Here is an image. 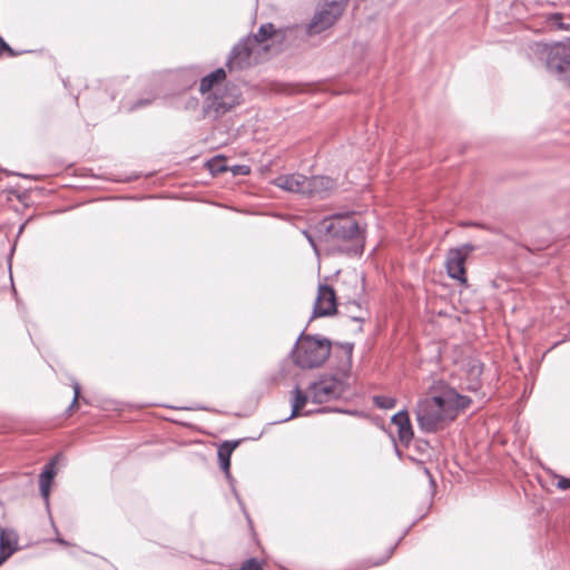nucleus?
<instances>
[{
  "label": "nucleus",
  "instance_id": "obj_1",
  "mask_svg": "<svg viewBox=\"0 0 570 570\" xmlns=\"http://www.w3.org/2000/svg\"><path fill=\"white\" fill-rule=\"evenodd\" d=\"M471 402L469 396L445 386L439 394L419 401L415 409L419 428L425 433H434L444 422L455 420L459 412L469 407Z\"/></svg>",
  "mask_w": 570,
  "mask_h": 570
},
{
  "label": "nucleus",
  "instance_id": "obj_2",
  "mask_svg": "<svg viewBox=\"0 0 570 570\" xmlns=\"http://www.w3.org/2000/svg\"><path fill=\"white\" fill-rule=\"evenodd\" d=\"M318 239L338 253L360 256L364 249V233L352 213L324 217L314 227Z\"/></svg>",
  "mask_w": 570,
  "mask_h": 570
},
{
  "label": "nucleus",
  "instance_id": "obj_3",
  "mask_svg": "<svg viewBox=\"0 0 570 570\" xmlns=\"http://www.w3.org/2000/svg\"><path fill=\"white\" fill-rule=\"evenodd\" d=\"M527 55L532 62L542 65L550 76L570 86V38L552 43L531 42Z\"/></svg>",
  "mask_w": 570,
  "mask_h": 570
},
{
  "label": "nucleus",
  "instance_id": "obj_4",
  "mask_svg": "<svg viewBox=\"0 0 570 570\" xmlns=\"http://www.w3.org/2000/svg\"><path fill=\"white\" fill-rule=\"evenodd\" d=\"M331 354V341L303 331L292 350L294 363L301 368L320 367Z\"/></svg>",
  "mask_w": 570,
  "mask_h": 570
},
{
  "label": "nucleus",
  "instance_id": "obj_5",
  "mask_svg": "<svg viewBox=\"0 0 570 570\" xmlns=\"http://www.w3.org/2000/svg\"><path fill=\"white\" fill-rule=\"evenodd\" d=\"M348 390V376L344 373L322 374L307 387L312 401L316 404L340 400Z\"/></svg>",
  "mask_w": 570,
  "mask_h": 570
},
{
  "label": "nucleus",
  "instance_id": "obj_6",
  "mask_svg": "<svg viewBox=\"0 0 570 570\" xmlns=\"http://www.w3.org/2000/svg\"><path fill=\"white\" fill-rule=\"evenodd\" d=\"M242 94L237 86L227 85L223 90L216 89L204 101L203 114L205 118L219 119L233 108L238 106Z\"/></svg>",
  "mask_w": 570,
  "mask_h": 570
},
{
  "label": "nucleus",
  "instance_id": "obj_7",
  "mask_svg": "<svg viewBox=\"0 0 570 570\" xmlns=\"http://www.w3.org/2000/svg\"><path fill=\"white\" fill-rule=\"evenodd\" d=\"M473 250L474 246L471 244H463L460 247L449 249L445 259V269L450 278L463 285L468 284L465 262Z\"/></svg>",
  "mask_w": 570,
  "mask_h": 570
},
{
  "label": "nucleus",
  "instance_id": "obj_8",
  "mask_svg": "<svg viewBox=\"0 0 570 570\" xmlns=\"http://www.w3.org/2000/svg\"><path fill=\"white\" fill-rule=\"evenodd\" d=\"M255 40L250 36L243 38L233 48L226 61V67L232 72L243 70L252 66V55L255 50Z\"/></svg>",
  "mask_w": 570,
  "mask_h": 570
},
{
  "label": "nucleus",
  "instance_id": "obj_9",
  "mask_svg": "<svg viewBox=\"0 0 570 570\" xmlns=\"http://www.w3.org/2000/svg\"><path fill=\"white\" fill-rule=\"evenodd\" d=\"M337 312L336 295L335 291L326 285L321 284L318 286L317 296L314 304L313 315L314 317L331 316Z\"/></svg>",
  "mask_w": 570,
  "mask_h": 570
},
{
  "label": "nucleus",
  "instance_id": "obj_10",
  "mask_svg": "<svg viewBox=\"0 0 570 570\" xmlns=\"http://www.w3.org/2000/svg\"><path fill=\"white\" fill-rule=\"evenodd\" d=\"M338 18V14L322 4L321 9L314 13L311 21L304 27V32L309 37L320 35L331 28Z\"/></svg>",
  "mask_w": 570,
  "mask_h": 570
},
{
  "label": "nucleus",
  "instance_id": "obj_11",
  "mask_svg": "<svg viewBox=\"0 0 570 570\" xmlns=\"http://www.w3.org/2000/svg\"><path fill=\"white\" fill-rule=\"evenodd\" d=\"M336 188V181L328 176L306 177L304 196L325 198Z\"/></svg>",
  "mask_w": 570,
  "mask_h": 570
},
{
  "label": "nucleus",
  "instance_id": "obj_12",
  "mask_svg": "<svg viewBox=\"0 0 570 570\" xmlns=\"http://www.w3.org/2000/svg\"><path fill=\"white\" fill-rule=\"evenodd\" d=\"M306 184V176L302 174L279 175L273 180L276 187L289 191L304 195Z\"/></svg>",
  "mask_w": 570,
  "mask_h": 570
},
{
  "label": "nucleus",
  "instance_id": "obj_13",
  "mask_svg": "<svg viewBox=\"0 0 570 570\" xmlns=\"http://www.w3.org/2000/svg\"><path fill=\"white\" fill-rule=\"evenodd\" d=\"M17 535L13 531L0 528V566L17 550Z\"/></svg>",
  "mask_w": 570,
  "mask_h": 570
},
{
  "label": "nucleus",
  "instance_id": "obj_14",
  "mask_svg": "<svg viewBox=\"0 0 570 570\" xmlns=\"http://www.w3.org/2000/svg\"><path fill=\"white\" fill-rule=\"evenodd\" d=\"M55 475H56L55 461H51L48 464H46L45 469L42 470V472L39 475L40 494H41L47 508H49L50 489H51V484H52Z\"/></svg>",
  "mask_w": 570,
  "mask_h": 570
},
{
  "label": "nucleus",
  "instance_id": "obj_15",
  "mask_svg": "<svg viewBox=\"0 0 570 570\" xmlns=\"http://www.w3.org/2000/svg\"><path fill=\"white\" fill-rule=\"evenodd\" d=\"M238 442H224L219 449H218V459H219V465L220 469L225 472L227 479H230V455L235 448L237 446Z\"/></svg>",
  "mask_w": 570,
  "mask_h": 570
},
{
  "label": "nucleus",
  "instance_id": "obj_16",
  "mask_svg": "<svg viewBox=\"0 0 570 570\" xmlns=\"http://www.w3.org/2000/svg\"><path fill=\"white\" fill-rule=\"evenodd\" d=\"M292 413L288 417L284 419L282 422H287L301 414V410L306 405L308 396L307 394L301 390L298 385L294 387L292 391Z\"/></svg>",
  "mask_w": 570,
  "mask_h": 570
},
{
  "label": "nucleus",
  "instance_id": "obj_17",
  "mask_svg": "<svg viewBox=\"0 0 570 570\" xmlns=\"http://www.w3.org/2000/svg\"><path fill=\"white\" fill-rule=\"evenodd\" d=\"M275 33V28L273 23H264L259 27L257 33L250 37V40H255V47L265 42Z\"/></svg>",
  "mask_w": 570,
  "mask_h": 570
},
{
  "label": "nucleus",
  "instance_id": "obj_18",
  "mask_svg": "<svg viewBox=\"0 0 570 570\" xmlns=\"http://www.w3.org/2000/svg\"><path fill=\"white\" fill-rule=\"evenodd\" d=\"M206 166H207V169L210 171V174L214 176L228 170V167L226 165V159L222 156H216V157L209 159L206 163Z\"/></svg>",
  "mask_w": 570,
  "mask_h": 570
},
{
  "label": "nucleus",
  "instance_id": "obj_19",
  "mask_svg": "<svg viewBox=\"0 0 570 570\" xmlns=\"http://www.w3.org/2000/svg\"><path fill=\"white\" fill-rule=\"evenodd\" d=\"M547 22L550 28L570 31V23L563 22V16L561 13L556 12L549 14L547 18Z\"/></svg>",
  "mask_w": 570,
  "mask_h": 570
},
{
  "label": "nucleus",
  "instance_id": "obj_20",
  "mask_svg": "<svg viewBox=\"0 0 570 570\" xmlns=\"http://www.w3.org/2000/svg\"><path fill=\"white\" fill-rule=\"evenodd\" d=\"M347 2L348 0H323V6L341 17Z\"/></svg>",
  "mask_w": 570,
  "mask_h": 570
},
{
  "label": "nucleus",
  "instance_id": "obj_21",
  "mask_svg": "<svg viewBox=\"0 0 570 570\" xmlns=\"http://www.w3.org/2000/svg\"><path fill=\"white\" fill-rule=\"evenodd\" d=\"M373 403L380 409L390 410L396 405V400L391 396L375 395L373 396Z\"/></svg>",
  "mask_w": 570,
  "mask_h": 570
},
{
  "label": "nucleus",
  "instance_id": "obj_22",
  "mask_svg": "<svg viewBox=\"0 0 570 570\" xmlns=\"http://www.w3.org/2000/svg\"><path fill=\"white\" fill-rule=\"evenodd\" d=\"M412 438L413 430L409 419L407 423H403V425L399 428V439L403 444L407 445Z\"/></svg>",
  "mask_w": 570,
  "mask_h": 570
},
{
  "label": "nucleus",
  "instance_id": "obj_23",
  "mask_svg": "<svg viewBox=\"0 0 570 570\" xmlns=\"http://www.w3.org/2000/svg\"><path fill=\"white\" fill-rule=\"evenodd\" d=\"M410 417L407 411L402 410L392 416L391 422L395 424L397 428H401L403 423H407Z\"/></svg>",
  "mask_w": 570,
  "mask_h": 570
},
{
  "label": "nucleus",
  "instance_id": "obj_24",
  "mask_svg": "<svg viewBox=\"0 0 570 570\" xmlns=\"http://www.w3.org/2000/svg\"><path fill=\"white\" fill-rule=\"evenodd\" d=\"M263 564L255 558L247 559L243 566L237 570H262Z\"/></svg>",
  "mask_w": 570,
  "mask_h": 570
},
{
  "label": "nucleus",
  "instance_id": "obj_25",
  "mask_svg": "<svg viewBox=\"0 0 570 570\" xmlns=\"http://www.w3.org/2000/svg\"><path fill=\"white\" fill-rule=\"evenodd\" d=\"M215 85L216 83L214 82V80H212L209 75H207V76L203 77L202 80H200L199 91L202 94H206V92L210 91L214 88Z\"/></svg>",
  "mask_w": 570,
  "mask_h": 570
},
{
  "label": "nucleus",
  "instance_id": "obj_26",
  "mask_svg": "<svg viewBox=\"0 0 570 570\" xmlns=\"http://www.w3.org/2000/svg\"><path fill=\"white\" fill-rule=\"evenodd\" d=\"M234 176H246L250 173V168L247 165H235L228 168Z\"/></svg>",
  "mask_w": 570,
  "mask_h": 570
},
{
  "label": "nucleus",
  "instance_id": "obj_27",
  "mask_svg": "<svg viewBox=\"0 0 570 570\" xmlns=\"http://www.w3.org/2000/svg\"><path fill=\"white\" fill-rule=\"evenodd\" d=\"M209 77L217 85L226 78V71L224 68H217L215 71L209 73Z\"/></svg>",
  "mask_w": 570,
  "mask_h": 570
},
{
  "label": "nucleus",
  "instance_id": "obj_28",
  "mask_svg": "<svg viewBox=\"0 0 570 570\" xmlns=\"http://www.w3.org/2000/svg\"><path fill=\"white\" fill-rule=\"evenodd\" d=\"M209 77L217 85L226 78V71L224 68H217L215 71L209 73Z\"/></svg>",
  "mask_w": 570,
  "mask_h": 570
},
{
  "label": "nucleus",
  "instance_id": "obj_29",
  "mask_svg": "<svg viewBox=\"0 0 570 570\" xmlns=\"http://www.w3.org/2000/svg\"><path fill=\"white\" fill-rule=\"evenodd\" d=\"M3 52H8L11 57H16L18 55L0 36V55Z\"/></svg>",
  "mask_w": 570,
  "mask_h": 570
},
{
  "label": "nucleus",
  "instance_id": "obj_30",
  "mask_svg": "<svg viewBox=\"0 0 570 570\" xmlns=\"http://www.w3.org/2000/svg\"><path fill=\"white\" fill-rule=\"evenodd\" d=\"M72 389H73V399L69 406V411H71L75 407V405L77 404L78 399L80 396V385L78 382L73 381Z\"/></svg>",
  "mask_w": 570,
  "mask_h": 570
},
{
  "label": "nucleus",
  "instance_id": "obj_31",
  "mask_svg": "<svg viewBox=\"0 0 570 570\" xmlns=\"http://www.w3.org/2000/svg\"><path fill=\"white\" fill-rule=\"evenodd\" d=\"M482 371H483V365H482L481 363H479V362H478V363H475V364H473V365L471 366V368H470V375H471L473 379H475V380H476V379L481 375Z\"/></svg>",
  "mask_w": 570,
  "mask_h": 570
},
{
  "label": "nucleus",
  "instance_id": "obj_32",
  "mask_svg": "<svg viewBox=\"0 0 570 570\" xmlns=\"http://www.w3.org/2000/svg\"><path fill=\"white\" fill-rule=\"evenodd\" d=\"M151 101H153V98L138 99L137 101L134 102V105L131 106V109L135 110V109L142 108L145 106L150 105Z\"/></svg>",
  "mask_w": 570,
  "mask_h": 570
},
{
  "label": "nucleus",
  "instance_id": "obj_33",
  "mask_svg": "<svg viewBox=\"0 0 570 570\" xmlns=\"http://www.w3.org/2000/svg\"><path fill=\"white\" fill-rule=\"evenodd\" d=\"M351 306L352 307H356L357 309H361L360 305H357L355 303H353ZM351 320L355 321V322H364L365 321L364 312L360 311V314L352 315Z\"/></svg>",
  "mask_w": 570,
  "mask_h": 570
},
{
  "label": "nucleus",
  "instance_id": "obj_34",
  "mask_svg": "<svg viewBox=\"0 0 570 570\" xmlns=\"http://www.w3.org/2000/svg\"><path fill=\"white\" fill-rule=\"evenodd\" d=\"M558 489L567 490L570 489V479L568 478H560L557 482Z\"/></svg>",
  "mask_w": 570,
  "mask_h": 570
},
{
  "label": "nucleus",
  "instance_id": "obj_35",
  "mask_svg": "<svg viewBox=\"0 0 570 570\" xmlns=\"http://www.w3.org/2000/svg\"><path fill=\"white\" fill-rule=\"evenodd\" d=\"M395 548H396V546L391 547L390 550L387 551V553L385 554V557L382 560L374 562L373 566H379V564L386 562L390 559V557L392 556Z\"/></svg>",
  "mask_w": 570,
  "mask_h": 570
},
{
  "label": "nucleus",
  "instance_id": "obj_36",
  "mask_svg": "<svg viewBox=\"0 0 570 570\" xmlns=\"http://www.w3.org/2000/svg\"><path fill=\"white\" fill-rule=\"evenodd\" d=\"M303 234L306 237V239L308 240V243L311 244V246L313 247V249L315 252H317V245L315 243L314 237L308 232H306V230H304Z\"/></svg>",
  "mask_w": 570,
  "mask_h": 570
},
{
  "label": "nucleus",
  "instance_id": "obj_37",
  "mask_svg": "<svg viewBox=\"0 0 570 570\" xmlns=\"http://www.w3.org/2000/svg\"><path fill=\"white\" fill-rule=\"evenodd\" d=\"M478 387H479V382H478V381H475V382L473 381V382L469 385V389H470V390H473V391L478 390Z\"/></svg>",
  "mask_w": 570,
  "mask_h": 570
},
{
  "label": "nucleus",
  "instance_id": "obj_38",
  "mask_svg": "<svg viewBox=\"0 0 570 570\" xmlns=\"http://www.w3.org/2000/svg\"><path fill=\"white\" fill-rule=\"evenodd\" d=\"M56 541L62 546H69V543L61 537H57Z\"/></svg>",
  "mask_w": 570,
  "mask_h": 570
},
{
  "label": "nucleus",
  "instance_id": "obj_39",
  "mask_svg": "<svg viewBox=\"0 0 570 570\" xmlns=\"http://www.w3.org/2000/svg\"><path fill=\"white\" fill-rule=\"evenodd\" d=\"M419 443H420V444H419V449H421V450H422L423 448L429 446V443H428L426 441H419Z\"/></svg>",
  "mask_w": 570,
  "mask_h": 570
},
{
  "label": "nucleus",
  "instance_id": "obj_40",
  "mask_svg": "<svg viewBox=\"0 0 570 570\" xmlns=\"http://www.w3.org/2000/svg\"><path fill=\"white\" fill-rule=\"evenodd\" d=\"M402 540H403V537H400V538H399V541H396V543H395L394 546L400 544V541H402Z\"/></svg>",
  "mask_w": 570,
  "mask_h": 570
},
{
  "label": "nucleus",
  "instance_id": "obj_41",
  "mask_svg": "<svg viewBox=\"0 0 570 570\" xmlns=\"http://www.w3.org/2000/svg\"><path fill=\"white\" fill-rule=\"evenodd\" d=\"M402 540H403V537H400V538H399V541H396V543H395L394 546L400 544V541H402Z\"/></svg>",
  "mask_w": 570,
  "mask_h": 570
},
{
  "label": "nucleus",
  "instance_id": "obj_42",
  "mask_svg": "<svg viewBox=\"0 0 570 570\" xmlns=\"http://www.w3.org/2000/svg\"><path fill=\"white\" fill-rule=\"evenodd\" d=\"M402 540H403V537H400V538H399V541H396V543H395L394 546L400 544V541H402Z\"/></svg>",
  "mask_w": 570,
  "mask_h": 570
}]
</instances>
